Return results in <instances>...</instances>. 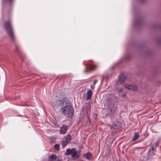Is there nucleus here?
<instances>
[{
  "mask_svg": "<svg viewBox=\"0 0 161 161\" xmlns=\"http://www.w3.org/2000/svg\"><path fill=\"white\" fill-rule=\"evenodd\" d=\"M59 106L60 107L59 111L61 114L68 117L73 115V107L67 97H64L59 101Z\"/></svg>",
  "mask_w": 161,
  "mask_h": 161,
  "instance_id": "nucleus-1",
  "label": "nucleus"
},
{
  "mask_svg": "<svg viewBox=\"0 0 161 161\" xmlns=\"http://www.w3.org/2000/svg\"><path fill=\"white\" fill-rule=\"evenodd\" d=\"M4 27L7 34L10 37L11 41L13 42L15 41V38L14 35V29L11 25L10 21L5 22Z\"/></svg>",
  "mask_w": 161,
  "mask_h": 161,
  "instance_id": "nucleus-2",
  "label": "nucleus"
},
{
  "mask_svg": "<svg viewBox=\"0 0 161 161\" xmlns=\"http://www.w3.org/2000/svg\"><path fill=\"white\" fill-rule=\"evenodd\" d=\"M96 67V65L90 64L88 65L86 64L85 65V69L84 70V72L86 73L88 72L89 71L87 70V69H91V70L94 69Z\"/></svg>",
  "mask_w": 161,
  "mask_h": 161,
  "instance_id": "nucleus-3",
  "label": "nucleus"
},
{
  "mask_svg": "<svg viewBox=\"0 0 161 161\" xmlns=\"http://www.w3.org/2000/svg\"><path fill=\"white\" fill-rule=\"evenodd\" d=\"M68 130V126L63 125L60 128V132L62 134H64Z\"/></svg>",
  "mask_w": 161,
  "mask_h": 161,
  "instance_id": "nucleus-4",
  "label": "nucleus"
},
{
  "mask_svg": "<svg viewBox=\"0 0 161 161\" xmlns=\"http://www.w3.org/2000/svg\"><path fill=\"white\" fill-rule=\"evenodd\" d=\"M125 88L130 89L131 90L133 91H136L137 90V86L135 85H128L127 84H126L125 85Z\"/></svg>",
  "mask_w": 161,
  "mask_h": 161,
  "instance_id": "nucleus-5",
  "label": "nucleus"
},
{
  "mask_svg": "<svg viewBox=\"0 0 161 161\" xmlns=\"http://www.w3.org/2000/svg\"><path fill=\"white\" fill-rule=\"evenodd\" d=\"M126 79V77L124 75H122L119 77V80L117 83L118 84V83L119 82L120 84H121Z\"/></svg>",
  "mask_w": 161,
  "mask_h": 161,
  "instance_id": "nucleus-6",
  "label": "nucleus"
},
{
  "mask_svg": "<svg viewBox=\"0 0 161 161\" xmlns=\"http://www.w3.org/2000/svg\"><path fill=\"white\" fill-rule=\"evenodd\" d=\"M92 92L90 90H89L87 92V97H86V100H88L90 99L92 97Z\"/></svg>",
  "mask_w": 161,
  "mask_h": 161,
  "instance_id": "nucleus-7",
  "label": "nucleus"
},
{
  "mask_svg": "<svg viewBox=\"0 0 161 161\" xmlns=\"http://www.w3.org/2000/svg\"><path fill=\"white\" fill-rule=\"evenodd\" d=\"M84 156L88 160H91L92 158V154L89 152H87L86 153Z\"/></svg>",
  "mask_w": 161,
  "mask_h": 161,
  "instance_id": "nucleus-8",
  "label": "nucleus"
},
{
  "mask_svg": "<svg viewBox=\"0 0 161 161\" xmlns=\"http://www.w3.org/2000/svg\"><path fill=\"white\" fill-rule=\"evenodd\" d=\"M139 137L140 136L138 133L137 132H135L134 134V137L132 139V141L133 142L137 140Z\"/></svg>",
  "mask_w": 161,
  "mask_h": 161,
  "instance_id": "nucleus-9",
  "label": "nucleus"
},
{
  "mask_svg": "<svg viewBox=\"0 0 161 161\" xmlns=\"http://www.w3.org/2000/svg\"><path fill=\"white\" fill-rule=\"evenodd\" d=\"M76 154L77 152L75 149L74 148H72V153H71V154L72 157L73 158L76 157V158H78V156H76Z\"/></svg>",
  "mask_w": 161,
  "mask_h": 161,
  "instance_id": "nucleus-10",
  "label": "nucleus"
},
{
  "mask_svg": "<svg viewBox=\"0 0 161 161\" xmlns=\"http://www.w3.org/2000/svg\"><path fill=\"white\" fill-rule=\"evenodd\" d=\"M61 100H56L55 101L53 102L52 103V105L53 106L56 107L58 105L57 102H59V101H61ZM59 103H58L59 104Z\"/></svg>",
  "mask_w": 161,
  "mask_h": 161,
  "instance_id": "nucleus-11",
  "label": "nucleus"
},
{
  "mask_svg": "<svg viewBox=\"0 0 161 161\" xmlns=\"http://www.w3.org/2000/svg\"><path fill=\"white\" fill-rule=\"evenodd\" d=\"M68 142L66 140H63L62 142V146L63 147H65L67 145Z\"/></svg>",
  "mask_w": 161,
  "mask_h": 161,
  "instance_id": "nucleus-12",
  "label": "nucleus"
},
{
  "mask_svg": "<svg viewBox=\"0 0 161 161\" xmlns=\"http://www.w3.org/2000/svg\"><path fill=\"white\" fill-rule=\"evenodd\" d=\"M72 148L71 149H68L66 150V154L67 155H69L71 154V153H72Z\"/></svg>",
  "mask_w": 161,
  "mask_h": 161,
  "instance_id": "nucleus-13",
  "label": "nucleus"
},
{
  "mask_svg": "<svg viewBox=\"0 0 161 161\" xmlns=\"http://www.w3.org/2000/svg\"><path fill=\"white\" fill-rule=\"evenodd\" d=\"M156 148L153 146L152 145L150 148V150L151 151H152L153 152H155L156 151Z\"/></svg>",
  "mask_w": 161,
  "mask_h": 161,
  "instance_id": "nucleus-14",
  "label": "nucleus"
},
{
  "mask_svg": "<svg viewBox=\"0 0 161 161\" xmlns=\"http://www.w3.org/2000/svg\"><path fill=\"white\" fill-rule=\"evenodd\" d=\"M50 158L51 160H55L56 159L57 157L55 155L53 154L51 155Z\"/></svg>",
  "mask_w": 161,
  "mask_h": 161,
  "instance_id": "nucleus-15",
  "label": "nucleus"
},
{
  "mask_svg": "<svg viewBox=\"0 0 161 161\" xmlns=\"http://www.w3.org/2000/svg\"><path fill=\"white\" fill-rule=\"evenodd\" d=\"M159 142H154L152 145L154 146L155 148H157V147L158 146V144H159Z\"/></svg>",
  "mask_w": 161,
  "mask_h": 161,
  "instance_id": "nucleus-16",
  "label": "nucleus"
},
{
  "mask_svg": "<svg viewBox=\"0 0 161 161\" xmlns=\"http://www.w3.org/2000/svg\"><path fill=\"white\" fill-rule=\"evenodd\" d=\"M71 139V136L70 135H68L67 136V139H65L67 142H69L70 141Z\"/></svg>",
  "mask_w": 161,
  "mask_h": 161,
  "instance_id": "nucleus-17",
  "label": "nucleus"
},
{
  "mask_svg": "<svg viewBox=\"0 0 161 161\" xmlns=\"http://www.w3.org/2000/svg\"><path fill=\"white\" fill-rule=\"evenodd\" d=\"M54 147L55 149L57 150H58L59 149V146L58 144H55L54 145Z\"/></svg>",
  "mask_w": 161,
  "mask_h": 161,
  "instance_id": "nucleus-18",
  "label": "nucleus"
},
{
  "mask_svg": "<svg viewBox=\"0 0 161 161\" xmlns=\"http://www.w3.org/2000/svg\"><path fill=\"white\" fill-rule=\"evenodd\" d=\"M4 2H6L7 1H8L10 3H11L13 0H3Z\"/></svg>",
  "mask_w": 161,
  "mask_h": 161,
  "instance_id": "nucleus-19",
  "label": "nucleus"
},
{
  "mask_svg": "<svg viewBox=\"0 0 161 161\" xmlns=\"http://www.w3.org/2000/svg\"><path fill=\"white\" fill-rule=\"evenodd\" d=\"M91 88L92 89L94 90L95 89V86L93 85H92L91 86Z\"/></svg>",
  "mask_w": 161,
  "mask_h": 161,
  "instance_id": "nucleus-20",
  "label": "nucleus"
},
{
  "mask_svg": "<svg viewBox=\"0 0 161 161\" xmlns=\"http://www.w3.org/2000/svg\"><path fill=\"white\" fill-rule=\"evenodd\" d=\"M97 80H95L93 82V85L95 86L96 84L97 83Z\"/></svg>",
  "mask_w": 161,
  "mask_h": 161,
  "instance_id": "nucleus-21",
  "label": "nucleus"
},
{
  "mask_svg": "<svg viewBox=\"0 0 161 161\" xmlns=\"http://www.w3.org/2000/svg\"><path fill=\"white\" fill-rule=\"evenodd\" d=\"M123 91V89L122 88H120L119 90V93H121Z\"/></svg>",
  "mask_w": 161,
  "mask_h": 161,
  "instance_id": "nucleus-22",
  "label": "nucleus"
},
{
  "mask_svg": "<svg viewBox=\"0 0 161 161\" xmlns=\"http://www.w3.org/2000/svg\"><path fill=\"white\" fill-rule=\"evenodd\" d=\"M16 49L17 51L18 50V47L17 46H16Z\"/></svg>",
  "mask_w": 161,
  "mask_h": 161,
  "instance_id": "nucleus-23",
  "label": "nucleus"
},
{
  "mask_svg": "<svg viewBox=\"0 0 161 161\" xmlns=\"http://www.w3.org/2000/svg\"><path fill=\"white\" fill-rule=\"evenodd\" d=\"M57 161H61V160L60 159H58Z\"/></svg>",
  "mask_w": 161,
  "mask_h": 161,
  "instance_id": "nucleus-24",
  "label": "nucleus"
}]
</instances>
